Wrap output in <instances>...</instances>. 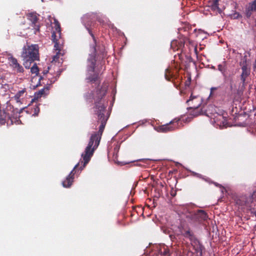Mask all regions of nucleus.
Returning <instances> with one entry per match:
<instances>
[{"label": "nucleus", "instance_id": "1", "mask_svg": "<svg viewBox=\"0 0 256 256\" xmlns=\"http://www.w3.org/2000/svg\"><path fill=\"white\" fill-rule=\"evenodd\" d=\"M106 108L100 101L96 102L94 112L98 116V122H100V125L99 126L98 132L92 134L88 145L86 147L84 153L82 154L83 160L82 162L84 164L82 166H80L81 170L88 164L93 155L94 152L100 144L102 136L108 118V117L105 116Z\"/></svg>", "mask_w": 256, "mask_h": 256}, {"label": "nucleus", "instance_id": "2", "mask_svg": "<svg viewBox=\"0 0 256 256\" xmlns=\"http://www.w3.org/2000/svg\"><path fill=\"white\" fill-rule=\"evenodd\" d=\"M86 29L88 33L92 37L94 41V44L91 46L92 50L91 53L89 55L88 59V74L86 78V80L88 82L95 84L96 85L98 86L100 83V80L98 73H94L95 69V66L96 64V56L97 54H102L104 55L105 52L104 46L102 44L100 45L99 42H96V40L94 34H92L91 30L86 27Z\"/></svg>", "mask_w": 256, "mask_h": 256}, {"label": "nucleus", "instance_id": "3", "mask_svg": "<svg viewBox=\"0 0 256 256\" xmlns=\"http://www.w3.org/2000/svg\"><path fill=\"white\" fill-rule=\"evenodd\" d=\"M38 50L39 46L36 44L23 48L21 56L24 61L23 64L26 68H30L32 63L39 60Z\"/></svg>", "mask_w": 256, "mask_h": 256}, {"label": "nucleus", "instance_id": "4", "mask_svg": "<svg viewBox=\"0 0 256 256\" xmlns=\"http://www.w3.org/2000/svg\"><path fill=\"white\" fill-rule=\"evenodd\" d=\"M55 22V30H54L52 32V42L54 43V48L58 52L55 56H53V61H57L59 55L60 54L61 47L62 46L60 44V24L59 22L54 20Z\"/></svg>", "mask_w": 256, "mask_h": 256}, {"label": "nucleus", "instance_id": "5", "mask_svg": "<svg viewBox=\"0 0 256 256\" xmlns=\"http://www.w3.org/2000/svg\"><path fill=\"white\" fill-rule=\"evenodd\" d=\"M182 124V123L180 122V118H175L172 120L168 124L158 126L157 128V130L160 132H172L180 128V125Z\"/></svg>", "mask_w": 256, "mask_h": 256}, {"label": "nucleus", "instance_id": "6", "mask_svg": "<svg viewBox=\"0 0 256 256\" xmlns=\"http://www.w3.org/2000/svg\"><path fill=\"white\" fill-rule=\"evenodd\" d=\"M28 20L29 21L30 26L28 28H32L34 30V33L36 34L40 32V25L38 22L39 15L36 12H32L26 14Z\"/></svg>", "mask_w": 256, "mask_h": 256}, {"label": "nucleus", "instance_id": "7", "mask_svg": "<svg viewBox=\"0 0 256 256\" xmlns=\"http://www.w3.org/2000/svg\"><path fill=\"white\" fill-rule=\"evenodd\" d=\"M186 218L192 222H201L206 220L208 218L207 214L203 210H198L196 212H190Z\"/></svg>", "mask_w": 256, "mask_h": 256}, {"label": "nucleus", "instance_id": "8", "mask_svg": "<svg viewBox=\"0 0 256 256\" xmlns=\"http://www.w3.org/2000/svg\"><path fill=\"white\" fill-rule=\"evenodd\" d=\"M202 102V100L200 96H193V94L192 93L190 98L186 100L188 106H189L188 109H194L197 110L198 111V108L201 105Z\"/></svg>", "mask_w": 256, "mask_h": 256}, {"label": "nucleus", "instance_id": "9", "mask_svg": "<svg viewBox=\"0 0 256 256\" xmlns=\"http://www.w3.org/2000/svg\"><path fill=\"white\" fill-rule=\"evenodd\" d=\"M251 197L248 198L246 196H241L235 200V203L238 206V208L242 210L245 207H250V202L252 201Z\"/></svg>", "mask_w": 256, "mask_h": 256}, {"label": "nucleus", "instance_id": "10", "mask_svg": "<svg viewBox=\"0 0 256 256\" xmlns=\"http://www.w3.org/2000/svg\"><path fill=\"white\" fill-rule=\"evenodd\" d=\"M244 58V60L242 62L240 63V65L242 66V72L240 75V80L244 84L246 78L250 74V70L248 68L246 60L247 55H245Z\"/></svg>", "mask_w": 256, "mask_h": 256}, {"label": "nucleus", "instance_id": "11", "mask_svg": "<svg viewBox=\"0 0 256 256\" xmlns=\"http://www.w3.org/2000/svg\"><path fill=\"white\" fill-rule=\"evenodd\" d=\"M187 40H189L186 36L178 40H173L171 42V48L174 51L181 50L184 48V44Z\"/></svg>", "mask_w": 256, "mask_h": 256}, {"label": "nucleus", "instance_id": "12", "mask_svg": "<svg viewBox=\"0 0 256 256\" xmlns=\"http://www.w3.org/2000/svg\"><path fill=\"white\" fill-rule=\"evenodd\" d=\"M80 163L76 164L73 170L70 172V174L66 178V180L62 182V184L64 187L68 188L72 186V182H74V175L76 172V169L78 167Z\"/></svg>", "mask_w": 256, "mask_h": 256}, {"label": "nucleus", "instance_id": "13", "mask_svg": "<svg viewBox=\"0 0 256 256\" xmlns=\"http://www.w3.org/2000/svg\"><path fill=\"white\" fill-rule=\"evenodd\" d=\"M256 12V0L250 2L246 6L245 15L249 18L254 12Z\"/></svg>", "mask_w": 256, "mask_h": 256}, {"label": "nucleus", "instance_id": "14", "mask_svg": "<svg viewBox=\"0 0 256 256\" xmlns=\"http://www.w3.org/2000/svg\"><path fill=\"white\" fill-rule=\"evenodd\" d=\"M10 66L12 68L13 70L17 72H22L24 68L22 66L18 64L17 60L14 58L11 57L10 58Z\"/></svg>", "mask_w": 256, "mask_h": 256}, {"label": "nucleus", "instance_id": "15", "mask_svg": "<svg viewBox=\"0 0 256 256\" xmlns=\"http://www.w3.org/2000/svg\"><path fill=\"white\" fill-rule=\"evenodd\" d=\"M182 235L186 238H188L191 242L194 244H196V242H198V240L190 229L184 230L182 233Z\"/></svg>", "mask_w": 256, "mask_h": 256}, {"label": "nucleus", "instance_id": "16", "mask_svg": "<svg viewBox=\"0 0 256 256\" xmlns=\"http://www.w3.org/2000/svg\"><path fill=\"white\" fill-rule=\"evenodd\" d=\"M7 118H11L10 114H7L4 110L0 112V122L1 123L4 124Z\"/></svg>", "mask_w": 256, "mask_h": 256}, {"label": "nucleus", "instance_id": "17", "mask_svg": "<svg viewBox=\"0 0 256 256\" xmlns=\"http://www.w3.org/2000/svg\"><path fill=\"white\" fill-rule=\"evenodd\" d=\"M198 244V246L196 248V250L197 253H200V255L202 256V251L204 250V246L200 243L198 240V242H196V244Z\"/></svg>", "mask_w": 256, "mask_h": 256}, {"label": "nucleus", "instance_id": "18", "mask_svg": "<svg viewBox=\"0 0 256 256\" xmlns=\"http://www.w3.org/2000/svg\"><path fill=\"white\" fill-rule=\"evenodd\" d=\"M25 90H24L18 91L14 96V98L16 102H20V97L22 96L24 93Z\"/></svg>", "mask_w": 256, "mask_h": 256}, {"label": "nucleus", "instance_id": "19", "mask_svg": "<svg viewBox=\"0 0 256 256\" xmlns=\"http://www.w3.org/2000/svg\"><path fill=\"white\" fill-rule=\"evenodd\" d=\"M218 2L219 0H214L212 2L211 7L212 10H218L220 9L218 7Z\"/></svg>", "mask_w": 256, "mask_h": 256}, {"label": "nucleus", "instance_id": "20", "mask_svg": "<svg viewBox=\"0 0 256 256\" xmlns=\"http://www.w3.org/2000/svg\"><path fill=\"white\" fill-rule=\"evenodd\" d=\"M30 72L32 74H34L36 76L38 74L39 69L36 64H34L30 68Z\"/></svg>", "mask_w": 256, "mask_h": 256}, {"label": "nucleus", "instance_id": "21", "mask_svg": "<svg viewBox=\"0 0 256 256\" xmlns=\"http://www.w3.org/2000/svg\"><path fill=\"white\" fill-rule=\"evenodd\" d=\"M218 70H220V72H222V73L223 74V75L224 76H226L225 74H224L226 70V68L225 66L223 64H220L218 65Z\"/></svg>", "mask_w": 256, "mask_h": 256}, {"label": "nucleus", "instance_id": "22", "mask_svg": "<svg viewBox=\"0 0 256 256\" xmlns=\"http://www.w3.org/2000/svg\"><path fill=\"white\" fill-rule=\"evenodd\" d=\"M191 26H190L188 24H186L183 27L180 28L179 29V30L180 31H182V30H184V32H189L190 30H191Z\"/></svg>", "mask_w": 256, "mask_h": 256}, {"label": "nucleus", "instance_id": "23", "mask_svg": "<svg viewBox=\"0 0 256 256\" xmlns=\"http://www.w3.org/2000/svg\"><path fill=\"white\" fill-rule=\"evenodd\" d=\"M192 172V176H196L200 178H202V179L206 180L203 177V176L201 174L196 173L194 172Z\"/></svg>", "mask_w": 256, "mask_h": 256}, {"label": "nucleus", "instance_id": "24", "mask_svg": "<svg viewBox=\"0 0 256 256\" xmlns=\"http://www.w3.org/2000/svg\"><path fill=\"white\" fill-rule=\"evenodd\" d=\"M170 71L168 70H166V74H165V78L168 80H170V78H172L170 76Z\"/></svg>", "mask_w": 256, "mask_h": 256}, {"label": "nucleus", "instance_id": "25", "mask_svg": "<svg viewBox=\"0 0 256 256\" xmlns=\"http://www.w3.org/2000/svg\"><path fill=\"white\" fill-rule=\"evenodd\" d=\"M45 90H48L47 88H43L38 92V94L41 96L42 95L44 94Z\"/></svg>", "mask_w": 256, "mask_h": 256}, {"label": "nucleus", "instance_id": "26", "mask_svg": "<svg viewBox=\"0 0 256 256\" xmlns=\"http://www.w3.org/2000/svg\"><path fill=\"white\" fill-rule=\"evenodd\" d=\"M34 113L32 114L33 116H37L38 113L39 112L40 109L38 106H34Z\"/></svg>", "mask_w": 256, "mask_h": 256}, {"label": "nucleus", "instance_id": "27", "mask_svg": "<svg viewBox=\"0 0 256 256\" xmlns=\"http://www.w3.org/2000/svg\"><path fill=\"white\" fill-rule=\"evenodd\" d=\"M232 83H233L232 80L231 79L230 82V88L231 91H232V90L234 89Z\"/></svg>", "mask_w": 256, "mask_h": 256}, {"label": "nucleus", "instance_id": "28", "mask_svg": "<svg viewBox=\"0 0 256 256\" xmlns=\"http://www.w3.org/2000/svg\"><path fill=\"white\" fill-rule=\"evenodd\" d=\"M253 70L256 72V60H255L253 64Z\"/></svg>", "mask_w": 256, "mask_h": 256}, {"label": "nucleus", "instance_id": "29", "mask_svg": "<svg viewBox=\"0 0 256 256\" xmlns=\"http://www.w3.org/2000/svg\"><path fill=\"white\" fill-rule=\"evenodd\" d=\"M23 109H24V108H21L19 111H18V109H16V113L20 114V113L22 112V111Z\"/></svg>", "mask_w": 256, "mask_h": 256}, {"label": "nucleus", "instance_id": "30", "mask_svg": "<svg viewBox=\"0 0 256 256\" xmlns=\"http://www.w3.org/2000/svg\"><path fill=\"white\" fill-rule=\"evenodd\" d=\"M221 117H222V119L224 120L222 121V124H224V121L226 120V118L223 116H221Z\"/></svg>", "mask_w": 256, "mask_h": 256}, {"label": "nucleus", "instance_id": "31", "mask_svg": "<svg viewBox=\"0 0 256 256\" xmlns=\"http://www.w3.org/2000/svg\"><path fill=\"white\" fill-rule=\"evenodd\" d=\"M168 253V250H164V254H166Z\"/></svg>", "mask_w": 256, "mask_h": 256}, {"label": "nucleus", "instance_id": "32", "mask_svg": "<svg viewBox=\"0 0 256 256\" xmlns=\"http://www.w3.org/2000/svg\"><path fill=\"white\" fill-rule=\"evenodd\" d=\"M48 72V70H44V71L43 72V73H44V74H47V73Z\"/></svg>", "mask_w": 256, "mask_h": 256}, {"label": "nucleus", "instance_id": "33", "mask_svg": "<svg viewBox=\"0 0 256 256\" xmlns=\"http://www.w3.org/2000/svg\"><path fill=\"white\" fill-rule=\"evenodd\" d=\"M178 56L180 58H182V54H178Z\"/></svg>", "mask_w": 256, "mask_h": 256}, {"label": "nucleus", "instance_id": "34", "mask_svg": "<svg viewBox=\"0 0 256 256\" xmlns=\"http://www.w3.org/2000/svg\"><path fill=\"white\" fill-rule=\"evenodd\" d=\"M190 80H189L188 82H186V85H189L190 84Z\"/></svg>", "mask_w": 256, "mask_h": 256}, {"label": "nucleus", "instance_id": "35", "mask_svg": "<svg viewBox=\"0 0 256 256\" xmlns=\"http://www.w3.org/2000/svg\"><path fill=\"white\" fill-rule=\"evenodd\" d=\"M194 52L196 54H197L198 52H197V48L196 46H195L194 48Z\"/></svg>", "mask_w": 256, "mask_h": 256}, {"label": "nucleus", "instance_id": "36", "mask_svg": "<svg viewBox=\"0 0 256 256\" xmlns=\"http://www.w3.org/2000/svg\"><path fill=\"white\" fill-rule=\"evenodd\" d=\"M204 112H203L202 110H201L200 112H199V114H204Z\"/></svg>", "mask_w": 256, "mask_h": 256}, {"label": "nucleus", "instance_id": "37", "mask_svg": "<svg viewBox=\"0 0 256 256\" xmlns=\"http://www.w3.org/2000/svg\"><path fill=\"white\" fill-rule=\"evenodd\" d=\"M104 96V94L102 96H100V97L98 96V100L102 99V97Z\"/></svg>", "mask_w": 256, "mask_h": 256}, {"label": "nucleus", "instance_id": "38", "mask_svg": "<svg viewBox=\"0 0 256 256\" xmlns=\"http://www.w3.org/2000/svg\"><path fill=\"white\" fill-rule=\"evenodd\" d=\"M216 90V88H211V90Z\"/></svg>", "mask_w": 256, "mask_h": 256}, {"label": "nucleus", "instance_id": "39", "mask_svg": "<svg viewBox=\"0 0 256 256\" xmlns=\"http://www.w3.org/2000/svg\"><path fill=\"white\" fill-rule=\"evenodd\" d=\"M247 54H248V56H250V52H248Z\"/></svg>", "mask_w": 256, "mask_h": 256}, {"label": "nucleus", "instance_id": "40", "mask_svg": "<svg viewBox=\"0 0 256 256\" xmlns=\"http://www.w3.org/2000/svg\"><path fill=\"white\" fill-rule=\"evenodd\" d=\"M136 165L140 166H142V165L140 164H137Z\"/></svg>", "mask_w": 256, "mask_h": 256}, {"label": "nucleus", "instance_id": "41", "mask_svg": "<svg viewBox=\"0 0 256 256\" xmlns=\"http://www.w3.org/2000/svg\"><path fill=\"white\" fill-rule=\"evenodd\" d=\"M140 162H145L146 160H140Z\"/></svg>", "mask_w": 256, "mask_h": 256}, {"label": "nucleus", "instance_id": "42", "mask_svg": "<svg viewBox=\"0 0 256 256\" xmlns=\"http://www.w3.org/2000/svg\"><path fill=\"white\" fill-rule=\"evenodd\" d=\"M235 14H237L236 18L238 17V16L240 15L238 13H236Z\"/></svg>", "mask_w": 256, "mask_h": 256}, {"label": "nucleus", "instance_id": "43", "mask_svg": "<svg viewBox=\"0 0 256 256\" xmlns=\"http://www.w3.org/2000/svg\"><path fill=\"white\" fill-rule=\"evenodd\" d=\"M42 79V76H40V78L39 79V80H40Z\"/></svg>", "mask_w": 256, "mask_h": 256}, {"label": "nucleus", "instance_id": "44", "mask_svg": "<svg viewBox=\"0 0 256 256\" xmlns=\"http://www.w3.org/2000/svg\"><path fill=\"white\" fill-rule=\"evenodd\" d=\"M215 184H216V186H218V184H216V183H215Z\"/></svg>", "mask_w": 256, "mask_h": 256}, {"label": "nucleus", "instance_id": "45", "mask_svg": "<svg viewBox=\"0 0 256 256\" xmlns=\"http://www.w3.org/2000/svg\"><path fill=\"white\" fill-rule=\"evenodd\" d=\"M42 2H44V0H42Z\"/></svg>", "mask_w": 256, "mask_h": 256}, {"label": "nucleus", "instance_id": "46", "mask_svg": "<svg viewBox=\"0 0 256 256\" xmlns=\"http://www.w3.org/2000/svg\"><path fill=\"white\" fill-rule=\"evenodd\" d=\"M255 26L256 27V24H255Z\"/></svg>", "mask_w": 256, "mask_h": 256}]
</instances>
